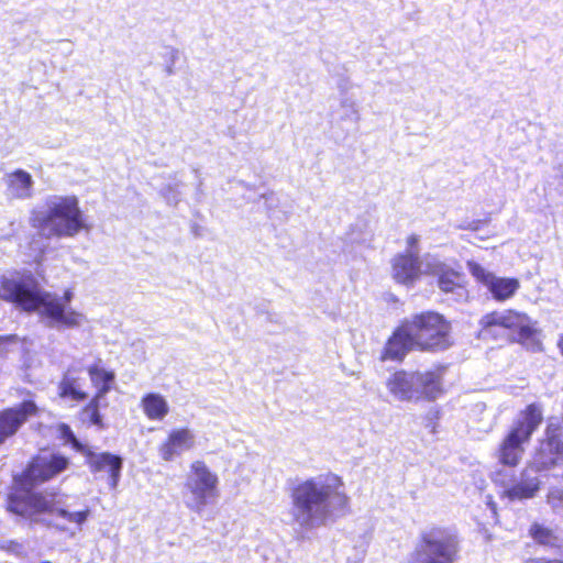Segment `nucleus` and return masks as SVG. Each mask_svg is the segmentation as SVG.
Here are the masks:
<instances>
[{
	"label": "nucleus",
	"instance_id": "obj_1",
	"mask_svg": "<svg viewBox=\"0 0 563 563\" xmlns=\"http://www.w3.org/2000/svg\"><path fill=\"white\" fill-rule=\"evenodd\" d=\"M329 479L325 484H319L314 478H308L291 487L294 517L302 527L313 528L325 523L330 517L331 497H338L340 506L347 508L349 497L339 492L343 486L342 479L336 475H331Z\"/></svg>",
	"mask_w": 563,
	"mask_h": 563
},
{
	"label": "nucleus",
	"instance_id": "obj_2",
	"mask_svg": "<svg viewBox=\"0 0 563 563\" xmlns=\"http://www.w3.org/2000/svg\"><path fill=\"white\" fill-rule=\"evenodd\" d=\"M5 509L32 525L42 523L44 517L56 515L80 527L90 515L89 508L75 512L60 508L56 500V493L33 488L11 490L5 499Z\"/></svg>",
	"mask_w": 563,
	"mask_h": 563
},
{
	"label": "nucleus",
	"instance_id": "obj_3",
	"mask_svg": "<svg viewBox=\"0 0 563 563\" xmlns=\"http://www.w3.org/2000/svg\"><path fill=\"white\" fill-rule=\"evenodd\" d=\"M544 421V407L533 401L526 405L498 443L495 456L498 464L516 468L522 461L533 434Z\"/></svg>",
	"mask_w": 563,
	"mask_h": 563
},
{
	"label": "nucleus",
	"instance_id": "obj_4",
	"mask_svg": "<svg viewBox=\"0 0 563 563\" xmlns=\"http://www.w3.org/2000/svg\"><path fill=\"white\" fill-rule=\"evenodd\" d=\"M31 225L45 238H74L88 230L76 196H60L47 205L44 214L33 216Z\"/></svg>",
	"mask_w": 563,
	"mask_h": 563
},
{
	"label": "nucleus",
	"instance_id": "obj_5",
	"mask_svg": "<svg viewBox=\"0 0 563 563\" xmlns=\"http://www.w3.org/2000/svg\"><path fill=\"white\" fill-rule=\"evenodd\" d=\"M415 343L416 351L434 353L449 349L452 342V324L442 313L424 310L404 319Z\"/></svg>",
	"mask_w": 563,
	"mask_h": 563
},
{
	"label": "nucleus",
	"instance_id": "obj_6",
	"mask_svg": "<svg viewBox=\"0 0 563 563\" xmlns=\"http://www.w3.org/2000/svg\"><path fill=\"white\" fill-rule=\"evenodd\" d=\"M77 369L68 367L57 383V397L65 401H71L75 405L87 402L79 409L78 419L82 424L95 426L102 430L106 428L101 409L108 406L106 395L96 394L89 397L84 389L81 378L77 375Z\"/></svg>",
	"mask_w": 563,
	"mask_h": 563
},
{
	"label": "nucleus",
	"instance_id": "obj_7",
	"mask_svg": "<svg viewBox=\"0 0 563 563\" xmlns=\"http://www.w3.org/2000/svg\"><path fill=\"white\" fill-rule=\"evenodd\" d=\"M459 558L457 534L445 527L435 526L421 532L405 563H455Z\"/></svg>",
	"mask_w": 563,
	"mask_h": 563
},
{
	"label": "nucleus",
	"instance_id": "obj_8",
	"mask_svg": "<svg viewBox=\"0 0 563 563\" xmlns=\"http://www.w3.org/2000/svg\"><path fill=\"white\" fill-rule=\"evenodd\" d=\"M563 464V400L562 416L551 417L533 450L530 466L537 472H548Z\"/></svg>",
	"mask_w": 563,
	"mask_h": 563
},
{
	"label": "nucleus",
	"instance_id": "obj_9",
	"mask_svg": "<svg viewBox=\"0 0 563 563\" xmlns=\"http://www.w3.org/2000/svg\"><path fill=\"white\" fill-rule=\"evenodd\" d=\"M71 464L70 459L60 452L35 454L25 468L14 477L12 490L25 489V485L44 484L66 472Z\"/></svg>",
	"mask_w": 563,
	"mask_h": 563
},
{
	"label": "nucleus",
	"instance_id": "obj_10",
	"mask_svg": "<svg viewBox=\"0 0 563 563\" xmlns=\"http://www.w3.org/2000/svg\"><path fill=\"white\" fill-rule=\"evenodd\" d=\"M185 488L190 495L187 507L200 512L205 507L219 497V477L211 472L203 461L190 464V473L185 482Z\"/></svg>",
	"mask_w": 563,
	"mask_h": 563
},
{
	"label": "nucleus",
	"instance_id": "obj_11",
	"mask_svg": "<svg viewBox=\"0 0 563 563\" xmlns=\"http://www.w3.org/2000/svg\"><path fill=\"white\" fill-rule=\"evenodd\" d=\"M74 297L70 289H66L62 297L55 294L43 291L41 296L42 316L65 328H75L80 324L81 313L69 308Z\"/></svg>",
	"mask_w": 563,
	"mask_h": 563
},
{
	"label": "nucleus",
	"instance_id": "obj_12",
	"mask_svg": "<svg viewBox=\"0 0 563 563\" xmlns=\"http://www.w3.org/2000/svg\"><path fill=\"white\" fill-rule=\"evenodd\" d=\"M1 299L12 302L26 312H34L41 307L43 291L37 289L36 282L30 277L29 282L11 278L1 279Z\"/></svg>",
	"mask_w": 563,
	"mask_h": 563
},
{
	"label": "nucleus",
	"instance_id": "obj_13",
	"mask_svg": "<svg viewBox=\"0 0 563 563\" xmlns=\"http://www.w3.org/2000/svg\"><path fill=\"white\" fill-rule=\"evenodd\" d=\"M40 415V408L32 399L0 410V445L13 438L20 429L33 417Z\"/></svg>",
	"mask_w": 563,
	"mask_h": 563
},
{
	"label": "nucleus",
	"instance_id": "obj_14",
	"mask_svg": "<svg viewBox=\"0 0 563 563\" xmlns=\"http://www.w3.org/2000/svg\"><path fill=\"white\" fill-rule=\"evenodd\" d=\"M393 279L400 285L412 286L423 275L419 252H400L390 261Z\"/></svg>",
	"mask_w": 563,
	"mask_h": 563
},
{
	"label": "nucleus",
	"instance_id": "obj_15",
	"mask_svg": "<svg viewBox=\"0 0 563 563\" xmlns=\"http://www.w3.org/2000/svg\"><path fill=\"white\" fill-rule=\"evenodd\" d=\"M410 351H416V343L402 319L387 339L380 360L401 362Z\"/></svg>",
	"mask_w": 563,
	"mask_h": 563
},
{
	"label": "nucleus",
	"instance_id": "obj_16",
	"mask_svg": "<svg viewBox=\"0 0 563 563\" xmlns=\"http://www.w3.org/2000/svg\"><path fill=\"white\" fill-rule=\"evenodd\" d=\"M91 473H108L109 486L115 488L121 477L123 460L110 452L96 453L90 448L82 454Z\"/></svg>",
	"mask_w": 563,
	"mask_h": 563
},
{
	"label": "nucleus",
	"instance_id": "obj_17",
	"mask_svg": "<svg viewBox=\"0 0 563 563\" xmlns=\"http://www.w3.org/2000/svg\"><path fill=\"white\" fill-rule=\"evenodd\" d=\"M430 275L437 277V285L445 294H456L465 289L466 277L460 268H454L443 262H437L428 271Z\"/></svg>",
	"mask_w": 563,
	"mask_h": 563
},
{
	"label": "nucleus",
	"instance_id": "obj_18",
	"mask_svg": "<svg viewBox=\"0 0 563 563\" xmlns=\"http://www.w3.org/2000/svg\"><path fill=\"white\" fill-rule=\"evenodd\" d=\"M386 387L391 396L399 401H417L416 372L398 369L386 380Z\"/></svg>",
	"mask_w": 563,
	"mask_h": 563
},
{
	"label": "nucleus",
	"instance_id": "obj_19",
	"mask_svg": "<svg viewBox=\"0 0 563 563\" xmlns=\"http://www.w3.org/2000/svg\"><path fill=\"white\" fill-rule=\"evenodd\" d=\"M195 444V437L188 428H178L172 430L166 439L159 444L158 453L165 462L174 460L185 450H189Z\"/></svg>",
	"mask_w": 563,
	"mask_h": 563
},
{
	"label": "nucleus",
	"instance_id": "obj_20",
	"mask_svg": "<svg viewBox=\"0 0 563 563\" xmlns=\"http://www.w3.org/2000/svg\"><path fill=\"white\" fill-rule=\"evenodd\" d=\"M416 385L417 401H434L445 393L441 371L416 372Z\"/></svg>",
	"mask_w": 563,
	"mask_h": 563
},
{
	"label": "nucleus",
	"instance_id": "obj_21",
	"mask_svg": "<svg viewBox=\"0 0 563 563\" xmlns=\"http://www.w3.org/2000/svg\"><path fill=\"white\" fill-rule=\"evenodd\" d=\"M504 329L517 333V342L526 343L537 334L534 322L526 312L516 309L504 310Z\"/></svg>",
	"mask_w": 563,
	"mask_h": 563
},
{
	"label": "nucleus",
	"instance_id": "obj_22",
	"mask_svg": "<svg viewBox=\"0 0 563 563\" xmlns=\"http://www.w3.org/2000/svg\"><path fill=\"white\" fill-rule=\"evenodd\" d=\"M541 488V481L528 474L527 470L520 473V479L500 493V498L509 501L533 498Z\"/></svg>",
	"mask_w": 563,
	"mask_h": 563
},
{
	"label": "nucleus",
	"instance_id": "obj_23",
	"mask_svg": "<svg viewBox=\"0 0 563 563\" xmlns=\"http://www.w3.org/2000/svg\"><path fill=\"white\" fill-rule=\"evenodd\" d=\"M86 372L92 386L96 387V394L107 395L112 389L115 373L106 368L101 358H97L88 365Z\"/></svg>",
	"mask_w": 563,
	"mask_h": 563
},
{
	"label": "nucleus",
	"instance_id": "obj_24",
	"mask_svg": "<svg viewBox=\"0 0 563 563\" xmlns=\"http://www.w3.org/2000/svg\"><path fill=\"white\" fill-rule=\"evenodd\" d=\"M488 290L496 301L503 302L515 296L520 288V282L515 277H494Z\"/></svg>",
	"mask_w": 563,
	"mask_h": 563
},
{
	"label": "nucleus",
	"instance_id": "obj_25",
	"mask_svg": "<svg viewBox=\"0 0 563 563\" xmlns=\"http://www.w3.org/2000/svg\"><path fill=\"white\" fill-rule=\"evenodd\" d=\"M529 537L539 545L550 549L561 548V539L556 531L543 523L532 522L528 529Z\"/></svg>",
	"mask_w": 563,
	"mask_h": 563
},
{
	"label": "nucleus",
	"instance_id": "obj_26",
	"mask_svg": "<svg viewBox=\"0 0 563 563\" xmlns=\"http://www.w3.org/2000/svg\"><path fill=\"white\" fill-rule=\"evenodd\" d=\"M141 405L145 416L150 420H163L169 411L168 404L165 398L158 394H146Z\"/></svg>",
	"mask_w": 563,
	"mask_h": 563
},
{
	"label": "nucleus",
	"instance_id": "obj_27",
	"mask_svg": "<svg viewBox=\"0 0 563 563\" xmlns=\"http://www.w3.org/2000/svg\"><path fill=\"white\" fill-rule=\"evenodd\" d=\"M32 185V177L25 170L16 169L10 175L9 188L12 190L14 198L25 199L31 197Z\"/></svg>",
	"mask_w": 563,
	"mask_h": 563
},
{
	"label": "nucleus",
	"instance_id": "obj_28",
	"mask_svg": "<svg viewBox=\"0 0 563 563\" xmlns=\"http://www.w3.org/2000/svg\"><path fill=\"white\" fill-rule=\"evenodd\" d=\"M481 332L485 336H494L496 327L504 328V311H490L484 314L479 320Z\"/></svg>",
	"mask_w": 563,
	"mask_h": 563
},
{
	"label": "nucleus",
	"instance_id": "obj_29",
	"mask_svg": "<svg viewBox=\"0 0 563 563\" xmlns=\"http://www.w3.org/2000/svg\"><path fill=\"white\" fill-rule=\"evenodd\" d=\"M57 431L59 434V438L64 441V443L69 444L75 451L84 454L88 446L82 444L77 437L75 435L74 431L67 423H59L57 426Z\"/></svg>",
	"mask_w": 563,
	"mask_h": 563
},
{
	"label": "nucleus",
	"instance_id": "obj_30",
	"mask_svg": "<svg viewBox=\"0 0 563 563\" xmlns=\"http://www.w3.org/2000/svg\"><path fill=\"white\" fill-rule=\"evenodd\" d=\"M467 267H468V271L472 274V276L478 283L485 285L486 287H488V285L490 284V282L495 277L494 274L487 272L481 264H478V263H476L474 261H468L467 262Z\"/></svg>",
	"mask_w": 563,
	"mask_h": 563
},
{
	"label": "nucleus",
	"instance_id": "obj_31",
	"mask_svg": "<svg viewBox=\"0 0 563 563\" xmlns=\"http://www.w3.org/2000/svg\"><path fill=\"white\" fill-rule=\"evenodd\" d=\"M547 503L553 509L563 508V487H553L547 494Z\"/></svg>",
	"mask_w": 563,
	"mask_h": 563
},
{
	"label": "nucleus",
	"instance_id": "obj_32",
	"mask_svg": "<svg viewBox=\"0 0 563 563\" xmlns=\"http://www.w3.org/2000/svg\"><path fill=\"white\" fill-rule=\"evenodd\" d=\"M0 550L4 551L8 554H13L15 556H23V545L21 542L16 540H9L0 544Z\"/></svg>",
	"mask_w": 563,
	"mask_h": 563
},
{
	"label": "nucleus",
	"instance_id": "obj_33",
	"mask_svg": "<svg viewBox=\"0 0 563 563\" xmlns=\"http://www.w3.org/2000/svg\"><path fill=\"white\" fill-rule=\"evenodd\" d=\"M419 235L418 234H410L407 236V246H408V251L407 252H419L418 250V244H419Z\"/></svg>",
	"mask_w": 563,
	"mask_h": 563
},
{
	"label": "nucleus",
	"instance_id": "obj_34",
	"mask_svg": "<svg viewBox=\"0 0 563 563\" xmlns=\"http://www.w3.org/2000/svg\"><path fill=\"white\" fill-rule=\"evenodd\" d=\"M525 563H563V560L553 558H529Z\"/></svg>",
	"mask_w": 563,
	"mask_h": 563
},
{
	"label": "nucleus",
	"instance_id": "obj_35",
	"mask_svg": "<svg viewBox=\"0 0 563 563\" xmlns=\"http://www.w3.org/2000/svg\"><path fill=\"white\" fill-rule=\"evenodd\" d=\"M556 346L559 349L561 356L563 357V332L560 334V336L558 339Z\"/></svg>",
	"mask_w": 563,
	"mask_h": 563
},
{
	"label": "nucleus",
	"instance_id": "obj_36",
	"mask_svg": "<svg viewBox=\"0 0 563 563\" xmlns=\"http://www.w3.org/2000/svg\"><path fill=\"white\" fill-rule=\"evenodd\" d=\"M488 506L492 508V510L494 512H496V504L494 503V500L490 498V500H488Z\"/></svg>",
	"mask_w": 563,
	"mask_h": 563
},
{
	"label": "nucleus",
	"instance_id": "obj_37",
	"mask_svg": "<svg viewBox=\"0 0 563 563\" xmlns=\"http://www.w3.org/2000/svg\"><path fill=\"white\" fill-rule=\"evenodd\" d=\"M431 432H432V433H435V432H437V422H433V423L431 424Z\"/></svg>",
	"mask_w": 563,
	"mask_h": 563
},
{
	"label": "nucleus",
	"instance_id": "obj_38",
	"mask_svg": "<svg viewBox=\"0 0 563 563\" xmlns=\"http://www.w3.org/2000/svg\"><path fill=\"white\" fill-rule=\"evenodd\" d=\"M40 563H52L51 561H42Z\"/></svg>",
	"mask_w": 563,
	"mask_h": 563
},
{
	"label": "nucleus",
	"instance_id": "obj_39",
	"mask_svg": "<svg viewBox=\"0 0 563 563\" xmlns=\"http://www.w3.org/2000/svg\"><path fill=\"white\" fill-rule=\"evenodd\" d=\"M561 478H562V481H563V471H562V474H561Z\"/></svg>",
	"mask_w": 563,
	"mask_h": 563
}]
</instances>
